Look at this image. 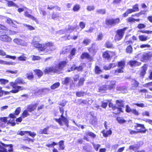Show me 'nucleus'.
<instances>
[{"label": "nucleus", "mask_w": 152, "mask_h": 152, "mask_svg": "<svg viewBox=\"0 0 152 152\" xmlns=\"http://www.w3.org/2000/svg\"><path fill=\"white\" fill-rule=\"evenodd\" d=\"M145 27V25L142 23L139 24L137 26V27L139 29L144 28Z\"/></svg>", "instance_id": "62"}, {"label": "nucleus", "mask_w": 152, "mask_h": 152, "mask_svg": "<svg viewBox=\"0 0 152 152\" xmlns=\"http://www.w3.org/2000/svg\"><path fill=\"white\" fill-rule=\"evenodd\" d=\"M90 42L91 40L89 39L86 38L83 40V43L85 45H87Z\"/></svg>", "instance_id": "47"}, {"label": "nucleus", "mask_w": 152, "mask_h": 152, "mask_svg": "<svg viewBox=\"0 0 152 152\" xmlns=\"http://www.w3.org/2000/svg\"><path fill=\"white\" fill-rule=\"evenodd\" d=\"M41 40L39 36L34 37L31 44L34 47L37 48L39 51L43 52L44 54H49L55 49L53 42H49L41 44L39 43Z\"/></svg>", "instance_id": "1"}, {"label": "nucleus", "mask_w": 152, "mask_h": 152, "mask_svg": "<svg viewBox=\"0 0 152 152\" xmlns=\"http://www.w3.org/2000/svg\"><path fill=\"white\" fill-rule=\"evenodd\" d=\"M123 69L121 68H119L115 70H112L110 72V74L115 75H118V73H121L123 72Z\"/></svg>", "instance_id": "16"}, {"label": "nucleus", "mask_w": 152, "mask_h": 152, "mask_svg": "<svg viewBox=\"0 0 152 152\" xmlns=\"http://www.w3.org/2000/svg\"><path fill=\"white\" fill-rule=\"evenodd\" d=\"M32 60L33 61L39 60L41 59L40 57L39 56H36L33 55L32 56Z\"/></svg>", "instance_id": "57"}, {"label": "nucleus", "mask_w": 152, "mask_h": 152, "mask_svg": "<svg viewBox=\"0 0 152 152\" xmlns=\"http://www.w3.org/2000/svg\"><path fill=\"white\" fill-rule=\"evenodd\" d=\"M8 123L11 124L12 126H14L15 125V120L13 118H11L9 120Z\"/></svg>", "instance_id": "50"}, {"label": "nucleus", "mask_w": 152, "mask_h": 152, "mask_svg": "<svg viewBox=\"0 0 152 152\" xmlns=\"http://www.w3.org/2000/svg\"><path fill=\"white\" fill-rule=\"evenodd\" d=\"M60 111L61 114V118L58 119L55 118L54 119L56 122H58L60 125H63V124L62 122V121L64 124L67 126L69 121L67 119L63 116V114L64 113L63 108H60Z\"/></svg>", "instance_id": "3"}, {"label": "nucleus", "mask_w": 152, "mask_h": 152, "mask_svg": "<svg viewBox=\"0 0 152 152\" xmlns=\"http://www.w3.org/2000/svg\"><path fill=\"white\" fill-rule=\"evenodd\" d=\"M126 51L127 53H131L132 52V48L131 45H129L126 48Z\"/></svg>", "instance_id": "43"}, {"label": "nucleus", "mask_w": 152, "mask_h": 152, "mask_svg": "<svg viewBox=\"0 0 152 152\" xmlns=\"http://www.w3.org/2000/svg\"><path fill=\"white\" fill-rule=\"evenodd\" d=\"M140 55L141 56V61L144 62L149 60L151 57V55L150 53H144L142 54H139L137 56L139 57Z\"/></svg>", "instance_id": "6"}, {"label": "nucleus", "mask_w": 152, "mask_h": 152, "mask_svg": "<svg viewBox=\"0 0 152 152\" xmlns=\"http://www.w3.org/2000/svg\"><path fill=\"white\" fill-rule=\"evenodd\" d=\"M13 42L18 45L23 46H26L28 44L27 43L26 41L19 38L14 39Z\"/></svg>", "instance_id": "7"}, {"label": "nucleus", "mask_w": 152, "mask_h": 152, "mask_svg": "<svg viewBox=\"0 0 152 152\" xmlns=\"http://www.w3.org/2000/svg\"><path fill=\"white\" fill-rule=\"evenodd\" d=\"M26 77L29 80H31L34 77L33 73L31 72H28L26 74Z\"/></svg>", "instance_id": "31"}, {"label": "nucleus", "mask_w": 152, "mask_h": 152, "mask_svg": "<svg viewBox=\"0 0 152 152\" xmlns=\"http://www.w3.org/2000/svg\"><path fill=\"white\" fill-rule=\"evenodd\" d=\"M105 24L108 26H114L113 19L107 20H106Z\"/></svg>", "instance_id": "26"}, {"label": "nucleus", "mask_w": 152, "mask_h": 152, "mask_svg": "<svg viewBox=\"0 0 152 152\" xmlns=\"http://www.w3.org/2000/svg\"><path fill=\"white\" fill-rule=\"evenodd\" d=\"M80 8V6L78 4L75 5L73 7V10L74 11H78Z\"/></svg>", "instance_id": "51"}, {"label": "nucleus", "mask_w": 152, "mask_h": 152, "mask_svg": "<svg viewBox=\"0 0 152 152\" xmlns=\"http://www.w3.org/2000/svg\"><path fill=\"white\" fill-rule=\"evenodd\" d=\"M34 71L39 77L43 75L42 72L39 69L35 70H34Z\"/></svg>", "instance_id": "44"}, {"label": "nucleus", "mask_w": 152, "mask_h": 152, "mask_svg": "<svg viewBox=\"0 0 152 152\" xmlns=\"http://www.w3.org/2000/svg\"><path fill=\"white\" fill-rule=\"evenodd\" d=\"M116 83V81L112 80L110 82V84L107 86V87L110 89L114 88L115 87Z\"/></svg>", "instance_id": "24"}, {"label": "nucleus", "mask_w": 152, "mask_h": 152, "mask_svg": "<svg viewBox=\"0 0 152 152\" xmlns=\"http://www.w3.org/2000/svg\"><path fill=\"white\" fill-rule=\"evenodd\" d=\"M93 147L94 149L96 151H98L99 148L100 147L101 145L99 144H95L94 142H93L92 143Z\"/></svg>", "instance_id": "39"}, {"label": "nucleus", "mask_w": 152, "mask_h": 152, "mask_svg": "<svg viewBox=\"0 0 152 152\" xmlns=\"http://www.w3.org/2000/svg\"><path fill=\"white\" fill-rule=\"evenodd\" d=\"M17 85L18 84H23L26 83L23 79L20 77L17 78L14 82H11L10 83V85L12 87V84Z\"/></svg>", "instance_id": "10"}, {"label": "nucleus", "mask_w": 152, "mask_h": 152, "mask_svg": "<svg viewBox=\"0 0 152 152\" xmlns=\"http://www.w3.org/2000/svg\"><path fill=\"white\" fill-rule=\"evenodd\" d=\"M103 35L102 33H99L97 35V39L98 40H102L103 38Z\"/></svg>", "instance_id": "60"}, {"label": "nucleus", "mask_w": 152, "mask_h": 152, "mask_svg": "<svg viewBox=\"0 0 152 152\" xmlns=\"http://www.w3.org/2000/svg\"><path fill=\"white\" fill-rule=\"evenodd\" d=\"M109 106L110 107H112V109L114 110H117V111L114 113L115 114H118L120 113V112L122 111V109L121 108H118L115 106H114L112 103L110 102L109 104Z\"/></svg>", "instance_id": "14"}, {"label": "nucleus", "mask_w": 152, "mask_h": 152, "mask_svg": "<svg viewBox=\"0 0 152 152\" xmlns=\"http://www.w3.org/2000/svg\"><path fill=\"white\" fill-rule=\"evenodd\" d=\"M115 55V53L109 51H106L103 54V57L106 59H108Z\"/></svg>", "instance_id": "9"}, {"label": "nucleus", "mask_w": 152, "mask_h": 152, "mask_svg": "<svg viewBox=\"0 0 152 152\" xmlns=\"http://www.w3.org/2000/svg\"><path fill=\"white\" fill-rule=\"evenodd\" d=\"M87 135H89L93 138H95L96 137V135L94 133L90 132H88L86 133Z\"/></svg>", "instance_id": "42"}, {"label": "nucleus", "mask_w": 152, "mask_h": 152, "mask_svg": "<svg viewBox=\"0 0 152 152\" xmlns=\"http://www.w3.org/2000/svg\"><path fill=\"white\" fill-rule=\"evenodd\" d=\"M95 72L96 74H99L102 72V71L99 67L96 66L95 68Z\"/></svg>", "instance_id": "35"}, {"label": "nucleus", "mask_w": 152, "mask_h": 152, "mask_svg": "<svg viewBox=\"0 0 152 152\" xmlns=\"http://www.w3.org/2000/svg\"><path fill=\"white\" fill-rule=\"evenodd\" d=\"M132 109H131L130 107L128 105L126 106V111L128 113H131Z\"/></svg>", "instance_id": "59"}, {"label": "nucleus", "mask_w": 152, "mask_h": 152, "mask_svg": "<svg viewBox=\"0 0 152 152\" xmlns=\"http://www.w3.org/2000/svg\"><path fill=\"white\" fill-rule=\"evenodd\" d=\"M116 120L118 123L120 124L124 123L126 122V121L123 118L121 117H117Z\"/></svg>", "instance_id": "28"}, {"label": "nucleus", "mask_w": 152, "mask_h": 152, "mask_svg": "<svg viewBox=\"0 0 152 152\" xmlns=\"http://www.w3.org/2000/svg\"><path fill=\"white\" fill-rule=\"evenodd\" d=\"M75 28L74 27L72 26H68V27L64 31L63 30H61L59 31V32L60 34H64L66 33H70L72 32L74 30Z\"/></svg>", "instance_id": "12"}, {"label": "nucleus", "mask_w": 152, "mask_h": 152, "mask_svg": "<svg viewBox=\"0 0 152 152\" xmlns=\"http://www.w3.org/2000/svg\"><path fill=\"white\" fill-rule=\"evenodd\" d=\"M131 113L136 116H138L139 114L138 111L135 109H132Z\"/></svg>", "instance_id": "55"}, {"label": "nucleus", "mask_w": 152, "mask_h": 152, "mask_svg": "<svg viewBox=\"0 0 152 152\" xmlns=\"http://www.w3.org/2000/svg\"><path fill=\"white\" fill-rule=\"evenodd\" d=\"M113 25L118 23L120 22V19L119 18H117L115 19H113Z\"/></svg>", "instance_id": "52"}, {"label": "nucleus", "mask_w": 152, "mask_h": 152, "mask_svg": "<svg viewBox=\"0 0 152 152\" xmlns=\"http://www.w3.org/2000/svg\"><path fill=\"white\" fill-rule=\"evenodd\" d=\"M116 89L118 91H119L121 92L122 93H124L127 92L126 88V87H117Z\"/></svg>", "instance_id": "25"}, {"label": "nucleus", "mask_w": 152, "mask_h": 152, "mask_svg": "<svg viewBox=\"0 0 152 152\" xmlns=\"http://www.w3.org/2000/svg\"><path fill=\"white\" fill-rule=\"evenodd\" d=\"M72 81L71 78L67 77L62 80V83L64 84L68 85Z\"/></svg>", "instance_id": "15"}, {"label": "nucleus", "mask_w": 152, "mask_h": 152, "mask_svg": "<svg viewBox=\"0 0 152 152\" xmlns=\"http://www.w3.org/2000/svg\"><path fill=\"white\" fill-rule=\"evenodd\" d=\"M89 57V55L87 53H84L81 56V58H88Z\"/></svg>", "instance_id": "46"}, {"label": "nucleus", "mask_w": 152, "mask_h": 152, "mask_svg": "<svg viewBox=\"0 0 152 152\" xmlns=\"http://www.w3.org/2000/svg\"><path fill=\"white\" fill-rule=\"evenodd\" d=\"M16 63L12 61H5V65H15Z\"/></svg>", "instance_id": "49"}, {"label": "nucleus", "mask_w": 152, "mask_h": 152, "mask_svg": "<svg viewBox=\"0 0 152 152\" xmlns=\"http://www.w3.org/2000/svg\"><path fill=\"white\" fill-rule=\"evenodd\" d=\"M8 2V6L9 7H17V5L12 1L9 0H7Z\"/></svg>", "instance_id": "37"}, {"label": "nucleus", "mask_w": 152, "mask_h": 152, "mask_svg": "<svg viewBox=\"0 0 152 152\" xmlns=\"http://www.w3.org/2000/svg\"><path fill=\"white\" fill-rule=\"evenodd\" d=\"M39 102H37L35 103L31 104L27 106V109L28 112H31L34 111L36 109L37 106L39 104Z\"/></svg>", "instance_id": "8"}, {"label": "nucleus", "mask_w": 152, "mask_h": 152, "mask_svg": "<svg viewBox=\"0 0 152 152\" xmlns=\"http://www.w3.org/2000/svg\"><path fill=\"white\" fill-rule=\"evenodd\" d=\"M7 23H9L10 25L15 27H16L17 26V25L15 24V23L18 24L19 23L16 21H14V22L10 18L7 19Z\"/></svg>", "instance_id": "19"}, {"label": "nucleus", "mask_w": 152, "mask_h": 152, "mask_svg": "<svg viewBox=\"0 0 152 152\" xmlns=\"http://www.w3.org/2000/svg\"><path fill=\"white\" fill-rule=\"evenodd\" d=\"M7 117H3L0 118V121H1L5 123L6 124L7 123Z\"/></svg>", "instance_id": "61"}, {"label": "nucleus", "mask_w": 152, "mask_h": 152, "mask_svg": "<svg viewBox=\"0 0 152 152\" xmlns=\"http://www.w3.org/2000/svg\"><path fill=\"white\" fill-rule=\"evenodd\" d=\"M3 147L1 146L0 152H13V146L12 145H6L1 143Z\"/></svg>", "instance_id": "4"}, {"label": "nucleus", "mask_w": 152, "mask_h": 152, "mask_svg": "<svg viewBox=\"0 0 152 152\" xmlns=\"http://www.w3.org/2000/svg\"><path fill=\"white\" fill-rule=\"evenodd\" d=\"M86 26V23L83 22H81L79 23V26L81 29H83Z\"/></svg>", "instance_id": "54"}, {"label": "nucleus", "mask_w": 152, "mask_h": 152, "mask_svg": "<svg viewBox=\"0 0 152 152\" xmlns=\"http://www.w3.org/2000/svg\"><path fill=\"white\" fill-rule=\"evenodd\" d=\"M0 40L6 42H10L12 39L7 35H4L0 36Z\"/></svg>", "instance_id": "13"}, {"label": "nucleus", "mask_w": 152, "mask_h": 152, "mask_svg": "<svg viewBox=\"0 0 152 152\" xmlns=\"http://www.w3.org/2000/svg\"><path fill=\"white\" fill-rule=\"evenodd\" d=\"M126 28H124L123 29L118 30L117 31V34L120 36H121L123 37L124 31Z\"/></svg>", "instance_id": "22"}, {"label": "nucleus", "mask_w": 152, "mask_h": 152, "mask_svg": "<svg viewBox=\"0 0 152 152\" xmlns=\"http://www.w3.org/2000/svg\"><path fill=\"white\" fill-rule=\"evenodd\" d=\"M134 127L136 129L139 131H135L132 130L131 129H129L130 133L131 134H136L140 132H143L145 133V131H139L140 130V129H139V128L140 127L142 128H144V125L143 124H141L138 123L136 124V125L134 126Z\"/></svg>", "instance_id": "5"}, {"label": "nucleus", "mask_w": 152, "mask_h": 152, "mask_svg": "<svg viewBox=\"0 0 152 152\" xmlns=\"http://www.w3.org/2000/svg\"><path fill=\"white\" fill-rule=\"evenodd\" d=\"M85 65L84 64H81L78 67H76V69H77L78 71L81 70L83 67L85 66Z\"/></svg>", "instance_id": "45"}, {"label": "nucleus", "mask_w": 152, "mask_h": 152, "mask_svg": "<svg viewBox=\"0 0 152 152\" xmlns=\"http://www.w3.org/2000/svg\"><path fill=\"white\" fill-rule=\"evenodd\" d=\"M48 127L45 128L43 129H40L39 131V133L40 134H47L48 130Z\"/></svg>", "instance_id": "32"}, {"label": "nucleus", "mask_w": 152, "mask_h": 152, "mask_svg": "<svg viewBox=\"0 0 152 152\" xmlns=\"http://www.w3.org/2000/svg\"><path fill=\"white\" fill-rule=\"evenodd\" d=\"M125 65V62L124 61H122L119 62L118 63V67H121L122 69H123Z\"/></svg>", "instance_id": "38"}, {"label": "nucleus", "mask_w": 152, "mask_h": 152, "mask_svg": "<svg viewBox=\"0 0 152 152\" xmlns=\"http://www.w3.org/2000/svg\"><path fill=\"white\" fill-rule=\"evenodd\" d=\"M129 64L132 66H139L141 64V63L135 61H130Z\"/></svg>", "instance_id": "18"}, {"label": "nucleus", "mask_w": 152, "mask_h": 152, "mask_svg": "<svg viewBox=\"0 0 152 152\" xmlns=\"http://www.w3.org/2000/svg\"><path fill=\"white\" fill-rule=\"evenodd\" d=\"M139 39L142 41H144L148 39V37L145 35H141L139 36Z\"/></svg>", "instance_id": "33"}, {"label": "nucleus", "mask_w": 152, "mask_h": 152, "mask_svg": "<svg viewBox=\"0 0 152 152\" xmlns=\"http://www.w3.org/2000/svg\"><path fill=\"white\" fill-rule=\"evenodd\" d=\"M147 65L145 64L142 67V71L140 73V75L142 77H143L146 73V71L147 70Z\"/></svg>", "instance_id": "20"}, {"label": "nucleus", "mask_w": 152, "mask_h": 152, "mask_svg": "<svg viewBox=\"0 0 152 152\" xmlns=\"http://www.w3.org/2000/svg\"><path fill=\"white\" fill-rule=\"evenodd\" d=\"M64 141L63 140H61L59 142V149L63 150L64 148Z\"/></svg>", "instance_id": "36"}, {"label": "nucleus", "mask_w": 152, "mask_h": 152, "mask_svg": "<svg viewBox=\"0 0 152 152\" xmlns=\"http://www.w3.org/2000/svg\"><path fill=\"white\" fill-rule=\"evenodd\" d=\"M112 64H110L109 65H106L105 66L104 68V69L105 70H108L110 69L111 68V66H110Z\"/></svg>", "instance_id": "64"}, {"label": "nucleus", "mask_w": 152, "mask_h": 152, "mask_svg": "<svg viewBox=\"0 0 152 152\" xmlns=\"http://www.w3.org/2000/svg\"><path fill=\"white\" fill-rule=\"evenodd\" d=\"M122 38L121 36H120L117 34L115 37V40L117 42L120 40Z\"/></svg>", "instance_id": "48"}, {"label": "nucleus", "mask_w": 152, "mask_h": 152, "mask_svg": "<svg viewBox=\"0 0 152 152\" xmlns=\"http://www.w3.org/2000/svg\"><path fill=\"white\" fill-rule=\"evenodd\" d=\"M8 82L9 81L7 80L4 79H0V83L1 85H4L8 83Z\"/></svg>", "instance_id": "40"}, {"label": "nucleus", "mask_w": 152, "mask_h": 152, "mask_svg": "<svg viewBox=\"0 0 152 152\" xmlns=\"http://www.w3.org/2000/svg\"><path fill=\"white\" fill-rule=\"evenodd\" d=\"M107 88H108L107 87V86L106 85H104L101 86L100 87L99 90L100 91H101L102 90H106Z\"/></svg>", "instance_id": "58"}, {"label": "nucleus", "mask_w": 152, "mask_h": 152, "mask_svg": "<svg viewBox=\"0 0 152 152\" xmlns=\"http://www.w3.org/2000/svg\"><path fill=\"white\" fill-rule=\"evenodd\" d=\"M17 58L18 60L20 61H26L27 59V57L25 56L24 54H23L19 56Z\"/></svg>", "instance_id": "29"}, {"label": "nucleus", "mask_w": 152, "mask_h": 152, "mask_svg": "<svg viewBox=\"0 0 152 152\" xmlns=\"http://www.w3.org/2000/svg\"><path fill=\"white\" fill-rule=\"evenodd\" d=\"M28 112V110H24L22 114V117L23 118H25L28 116L29 115Z\"/></svg>", "instance_id": "41"}, {"label": "nucleus", "mask_w": 152, "mask_h": 152, "mask_svg": "<svg viewBox=\"0 0 152 152\" xmlns=\"http://www.w3.org/2000/svg\"><path fill=\"white\" fill-rule=\"evenodd\" d=\"M67 62L66 61L60 62L58 65L56 66H52L46 67L44 70L45 73H47L50 72H57L61 70L65 66Z\"/></svg>", "instance_id": "2"}, {"label": "nucleus", "mask_w": 152, "mask_h": 152, "mask_svg": "<svg viewBox=\"0 0 152 152\" xmlns=\"http://www.w3.org/2000/svg\"><path fill=\"white\" fill-rule=\"evenodd\" d=\"M12 84V87L14 89L10 91V92L11 93H16L18 92L19 91L24 89V88L23 87L15 85L13 83Z\"/></svg>", "instance_id": "11"}, {"label": "nucleus", "mask_w": 152, "mask_h": 152, "mask_svg": "<svg viewBox=\"0 0 152 152\" xmlns=\"http://www.w3.org/2000/svg\"><path fill=\"white\" fill-rule=\"evenodd\" d=\"M60 85V83L59 82H57L54 83L52 86H50V88L52 89H55L59 87Z\"/></svg>", "instance_id": "30"}, {"label": "nucleus", "mask_w": 152, "mask_h": 152, "mask_svg": "<svg viewBox=\"0 0 152 152\" xmlns=\"http://www.w3.org/2000/svg\"><path fill=\"white\" fill-rule=\"evenodd\" d=\"M23 25L28 30H32L35 29L34 28L31 26L25 24H23Z\"/></svg>", "instance_id": "34"}, {"label": "nucleus", "mask_w": 152, "mask_h": 152, "mask_svg": "<svg viewBox=\"0 0 152 152\" xmlns=\"http://www.w3.org/2000/svg\"><path fill=\"white\" fill-rule=\"evenodd\" d=\"M85 80L83 78H80L78 82L79 86H82Z\"/></svg>", "instance_id": "53"}, {"label": "nucleus", "mask_w": 152, "mask_h": 152, "mask_svg": "<svg viewBox=\"0 0 152 152\" xmlns=\"http://www.w3.org/2000/svg\"><path fill=\"white\" fill-rule=\"evenodd\" d=\"M124 106L123 101L122 100H117L116 101V104L115 106L118 108H121Z\"/></svg>", "instance_id": "23"}, {"label": "nucleus", "mask_w": 152, "mask_h": 152, "mask_svg": "<svg viewBox=\"0 0 152 152\" xmlns=\"http://www.w3.org/2000/svg\"><path fill=\"white\" fill-rule=\"evenodd\" d=\"M27 10H28V9H26V11H25L24 14L25 16L33 20H35V18L34 16H32L31 15L29 14L27 12Z\"/></svg>", "instance_id": "27"}, {"label": "nucleus", "mask_w": 152, "mask_h": 152, "mask_svg": "<svg viewBox=\"0 0 152 152\" xmlns=\"http://www.w3.org/2000/svg\"><path fill=\"white\" fill-rule=\"evenodd\" d=\"M150 47V45L148 44H142L140 46V47L141 48H147Z\"/></svg>", "instance_id": "63"}, {"label": "nucleus", "mask_w": 152, "mask_h": 152, "mask_svg": "<svg viewBox=\"0 0 152 152\" xmlns=\"http://www.w3.org/2000/svg\"><path fill=\"white\" fill-rule=\"evenodd\" d=\"M140 146V145L137 144L131 145L129 146V149L132 150L135 152H139L138 149Z\"/></svg>", "instance_id": "17"}, {"label": "nucleus", "mask_w": 152, "mask_h": 152, "mask_svg": "<svg viewBox=\"0 0 152 152\" xmlns=\"http://www.w3.org/2000/svg\"><path fill=\"white\" fill-rule=\"evenodd\" d=\"M102 133L103 134V136L105 137H106L109 135H110L112 134V132L110 128L109 130L106 131L104 130L102 132Z\"/></svg>", "instance_id": "21"}, {"label": "nucleus", "mask_w": 152, "mask_h": 152, "mask_svg": "<svg viewBox=\"0 0 152 152\" xmlns=\"http://www.w3.org/2000/svg\"><path fill=\"white\" fill-rule=\"evenodd\" d=\"M84 94L85 93L83 91L77 92L76 94L77 96L78 97L83 96L84 95Z\"/></svg>", "instance_id": "56"}]
</instances>
